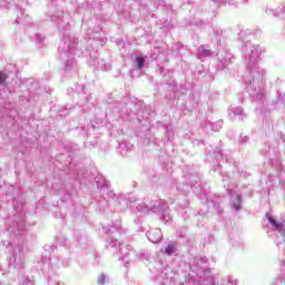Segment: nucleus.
Segmentation results:
<instances>
[{"mask_svg":"<svg viewBox=\"0 0 285 285\" xmlns=\"http://www.w3.org/2000/svg\"><path fill=\"white\" fill-rule=\"evenodd\" d=\"M144 63H146V59L137 58V66L139 69L144 68Z\"/></svg>","mask_w":285,"mask_h":285,"instance_id":"3","label":"nucleus"},{"mask_svg":"<svg viewBox=\"0 0 285 285\" xmlns=\"http://www.w3.org/2000/svg\"><path fill=\"white\" fill-rule=\"evenodd\" d=\"M173 253H175V246L174 245H168L166 247V254L167 255H173Z\"/></svg>","mask_w":285,"mask_h":285,"instance_id":"2","label":"nucleus"},{"mask_svg":"<svg viewBox=\"0 0 285 285\" xmlns=\"http://www.w3.org/2000/svg\"><path fill=\"white\" fill-rule=\"evenodd\" d=\"M98 284H106V275L101 274L98 276Z\"/></svg>","mask_w":285,"mask_h":285,"instance_id":"4","label":"nucleus"},{"mask_svg":"<svg viewBox=\"0 0 285 285\" xmlns=\"http://www.w3.org/2000/svg\"><path fill=\"white\" fill-rule=\"evenodd\" d=\"M7 79H8V77L0 72V83H6Z\"/></svg>","mask_w":285,"mask_h":285,"instance_id":"5","label":"nucleus"},{"mask_svg":"<svg viewBox=\"0 0 285 285\" xmlns=\"http://www.w3.org/2000/svg\"><path fill=\"white\" fill-rule=\"evenodd\" d=\"M268 222H269V224L275 226V228L279 227V223H277V220H275V218H273L272 216H268Z\"/></svg>","mask_w":285,"mask_h":285,"instance_id":"1","label":"nucleus"}]
</instances>
